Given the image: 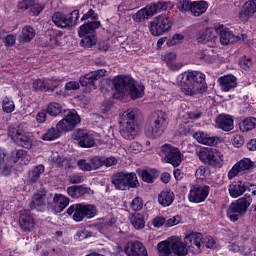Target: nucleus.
Returning <instances> with one entry per match:
<instances>
[{"label":"nucleus","mask_w":256,"mask_h":256,"mask_svg":"<svg viewBox=\"0 0 256 256\" xmlns=\"http://www.w3.org/2000/svg\"><path fill=\"white\" fill-rule=\"evenodd\" d=\"M176 83L184 95L191 97L199 93V87H201L202 83H205V74L199 71L188 70L177 76Z\"/></svg>","instance_id":"obj_1"},{"label":"nucleus","mask_w":256,"mask_h":256,"mask_svg":"<svg viewBox=\"0 0 256 256\" xmlns=\"http://www.w3.org/2000/svg\"><path fill=\"white\" fill-rule=\"evenodd\" d=\"M113 85L120 95H129L131 99H141L145 95V86L128 76H116Z\"/></svg>","instance_id":"obj_2"},{"label":"nucleus","mask_w":256,"mask_h":256,"mask_svg":"<svg viewBox=\"0 0 256 256\" xmlns=\"http://www.w3.org/2000/svg\"><path fill=\"white\" fill-rule=\"evenodd\" d=\"M159 256H171V253L178 256H185L189 253V249L185 247L179 236H171L168 239L157 244Z\"/></svg>","instance_id":"obj_3"},{"label":"nucleus","mask_w":256,"mask_h":256,"mask_svg":"<svg viewBox=\"0 0 256 256\" xmlns=\"http://www.w3.org/2000/svg\"><path fill=\"white\" fill-rule=\"evenodd\" d=\"M154 125H146L145 134L150 139H157V137H161L165 130L167 129V114L163 111H156L150 116V123Z\"/></svg>","instance_id":"obj_4"},{"label":"nucleus","mask_w":256,"mask_h":256,"mask_svg":"<svg viewBox=\"0 0 256 256\" xmlns=\"http://www.w3.org/2000/svg\"><path fill=\"white\" fill-rule=\"evenodd\" d=\"M172 7H174V4L171 2L160 1L157 3H152L138 10L132 16V19L135 21V23H143V21L153 17V15H157V13H161V11H167V9H171Z\"/></svg>","instance_id":"obj_5"},{"label":"nucleus","mask_w":256,"mask_h":256,"mask_svg":"<svg viewBox=\"0 0 256 256\" xmlns=\"http://www.w3.org/2000/svg\"><path fill=\"white\" fill-rule=\"evenodd\" d=\"M251 203H253V198H251L249 194H245L244 197L231 203L227 209L228 219H230L232 223L239 221V217H243V215L247 213V209H249Z\"/></svg>","instance_id":"obj_6"},{"label":"nucleus","mask_w":256,"mask_h":256,"mask_svg":"<svg viewBox=\"0 0 256 256\" xmlns=\"http://www.w3.org/2000/svg\"><path fill=\"white\" fill-rule=\"evenodd\" d=\"M101 26L100 21H92L80 26L78 35L81 37L80 45L89 49L93 45H97V36L95 30Z\"/></svg>","instance_id":"obj_7"},{"label":"nucleus","mask_w":256,"mask_h":256,"mask_svg":"<svg viewBox=\"0 0 256 256\" xmlns=\"http://www.w3.org/2000/svg\"><path fill=\"white\" fill-rule=\"evenodd\" d=\"M221 31H223V24H214L212 28H206L198 32L196 39L198 43L208 45V47H215L217 41H219V33Z\"/></svg>","instance_id":"obj_8"},{"label":"nucleus","mask_w":256,"mask_h":256,"mask_svg":"<svg viewBox=\"0 0 256 256\" xmlns=\"http://www.w3.org/2000/svg\"><path fill=\"white\" fill-rule=\"evenodd\" d=\"M173 27V18L167 15H158L151 22L149 31L154 37H160Z\"/></svg>","instance_id":"obj_9"},{"label":"nucleus","mask_w":256,"mask_h":256,"mask_svg":"<svg viewBox=\"0 0 256 256\" xmlns=\"http://www.w3.org/2000/svg\"><path fill=\"white\" fill-rule=\"evenodd\" d=\"M112 183L117 189L125 191L127 187L131 189L137 188L139 180L137 179V174L133 172H120L112 178Z\"/></svg>","instance_id":"obj_10"},{"label":"nucleus","mask_w":256,"mask_h":256,"mask_svg":"<svg viewBox=\"0 0 256 256\" xmlns=\"http://www.w3.org/2000/svg\"><path fill=\"white\" fill-rule=\"evenodd\" d=\"M8 135L12 141L24 149H31L33 147V134L23 130V128H9Z\"/></svg>","instance_id":"obj_11"},{"label":"nucleus","mask_w":256,"mask_h":256,"mask_svg":"<svg viewBox=\"0 0 256 256\" xmlns=\"http://www.w3.org/2000/svg\"><path fill=\"white\" fill-rule=\"evenodd\" d=\"M52 21L56 27H60L61 29L75 27V25H77V21H79V10H73L68 15L56 12L52 15Z\"/></svg>","instance_id":"obj_12"},{"label":"nucleus","mask_w":256,"mask_h":256,"mask_svg":"<svg viewBox=\"0 0 256 256\" xmlns=\"http://www.w3.org/2000/svg\"><path fill=\"white\" fill-rule=\"evenodd\" d=\"M64 113L65 117L57 123L56 127L60 132L67 133L73 131L81 123V117H79V114L74 109L65 110Z\"/></svg>","instance_id":"obj_13"},{"label":"nucleus","mask_w":256,"mask_h":256,"mask_svg":"<svg viewBox=\"0 0 256 256\" xmlns=\"http://www.w3.org/2000/svg\"><path fill=\"white\" fill-rule=\"evenodd\" d=\"M198 157L200 161L213 167H222L223 165V154L217 149L202 148L198 153Z\"/></svg>","instance_id":"obj_14"},{"label":"nucleus","mask_w":256,"mask_h":256,"mask_svg":"<svg viewBox=\"0 0 256 256\" xmlns=\"http://www.w3.org/2000/svg\"><path fill=\"white\" fill-rule=\"evenodd\" d=\"M161 152L164 155V160L166 163H170L173 167H179L181 163H183V153L179 148L171 145V144H164L161 147Z\"/></svg>","instance_id":"obj_15"},{"label":"nucleus","mask_w":256,"mask_h":256,"mask_svg":"<svg viewBox=\"0 0 256 256\" xmlns=\"http://www.w3.org/2000/svg\"><path fill=\"white\" fill-rule=\"evenodd\" d=\"M107 70L99 69L96 71L89 72L88 74L80 77V85L82 87H86L87 93H91V91L97 89V85H95V81L101 79V77H105Z\"/></svg>","instance_id":"obj_16"},{"label":"nucleus","mask_w":256,"mask_h":256,"mask_svg":"<svg viewBox=\"0 0 256 256\" xmlns=\"http://www.w3.org/2000/svg\"><path fill=\"white\" fill-rule=\"evenodd\" d=\"M183 245L188 248L191 253L197 255L203 251V234L191 233L184 238Z\"/></svg>","instance_id":"obj_17"},{"label":"nucleus","mask_w":256,"mask_h":256,"mask_svg":"<svg viewBox=\"0 0 256 256\" xmlns=\"http://www.w3.org/2000/svg\"><path fill=\"white\" fill-rule=\"evenodd\" d=\"M246 190L251 191L252 195H256V185L245 183L243 181H234L229 185V194L233 199L241 197Z\"/></svg>","instance_id":"obj_18"},{"label":"nucleus","mask_w":256,"mask_h":256,"mask_svg":"<svg viewBox=\"0 0 256 256\" xmlns=\"http://www.w3.org/2000/svg\"><path fill=\"white\" fill-rule=\"evenodd\" d=\"M209 197V186H191L188 200L190 203H203Z\"/></svg>","instance_id":"obj_19"},{"label":"nucleus","mask_w":256,"mask_h":256,"mask_svg":"<svg viewBox=\"0 0 256 256\" xmlns=\"http://www.w3.org/2000/svg\"><path fill=\"white\" fill-rule=\"evenodd\" d=\"M74 139L78 142V145L84 149H91V147L95 146V137L85 130L75 132Z\"/></svg>","instance_id":"obj_20"},{"label":"nucleus","mask_w":256,"mask_h":256,"mask_svg":"<svg viewBox=\"0 0 256 256\" xmlns=\"http://www.w3.org/2000/svg\"><path fill=\"white\" fill-rule=\"evenodd\" d=\"M49 205V197L45 194V191L38 192L32 197V201L29 206L31 209H36V211H45Z\"/></svg>","instance_id":"obj_21"},{"label":"nucleus","mask_w":256,"mask_h":256,"mask_svg":"<svg viewBox=\"0 0 256 256\" xmlns=\"http://www.w3.org/2000/svg\"><path fill=\"white\" fill-rule=\"evenodd\" d=\"M215 124L218 129L222 131H233L235 127V121L233 120V116L229 114H220L215 118Z\"/></svg>","instance_id":"obj_22"},{"label":"nucleus","mask_w":256,"mask_h":256,"mask_svg":"<svg viewBox=\"0 0 256 256\" xmlns=\"http://www.w3.org/2000/svg\"><path fill=\"white\" fill-rule=\"evenodd\" d=\"M124 251L128 256H148L147 249L139 241L129 242L126 244Z\"/></svg>","instance_id":"obj_23"},{"label":"nucleus","mask_w":256,"mask_h":256,"mask_svg":"<svg viewBox=\"0 0 256 256\" xmlns=\"http://www.w3.org/2000/svg\"><path fill=\"white\" fill-rule=\"evenodd\" d=\"M255 13L256 0H248L242 6L239 12V18L242 19V21H247V19H252V17H255Z\"/></svg>","instance_id":"obj_24"},{"label":"nucleus","mask_w":256,"mask_h":256,"mask_svg":"<svg viewBox=\"0 0 256 256\" xmlns=\"http://www.w3.org/2000/svg\"><path fill=\"white\" fill-rule=\"evenodd\" d=\"M218 83L221 91L228 93V91H233L237 87V77L233 74L224 75L219 78Z\"/></svg>","instance_id":"obj_25"},{"label":"nucleus","mask_w":256,"mask_h":256,"mask_svg":"<svg viewBox=\"0 0 256 256\" xmlns=\"http://www.w3.org/2000/svg\"><path fill=\"white\" fill-rule=\"evenodd\" d=\"M220 35L221 45H229V43H235L236 41H245V34L234 36L231 31L225 29L223 25V30L218 33Z\"/></svg>","instance_id":"obj_26"},{"label":"nucleus","mask_w":256,"mask_h":256,"mask_svg":"<svg viewBox=\"0 0 256 256\" xmlns=\"http://www.w3.org/2000/svg\"><path fill=\"white\" fill-rule=\"evenodd\" d=\"M120 134L124 139L131 141L139 135V131L135 127V123H120Z\"/></svg>","instance_id":"obj_27"},{"label":"nucleus","mask_w":256,"mask_h":256,"mask_svg":"<svg viewBox=\"0 0 256 256\" xmlns=\"http://www.w3.org/2000/svg\"><path fill=\"white\" fill-rule=\"evenodd\" d=\"M19 223L24 231H32L33 227H35V220L29 210L20 211Z\"/></svg>","instance_id":"obj_28"},{"label":"nucleus","mask_w":256,"mask_h":256,"mask_svg":"<svg viewBox=\"0 0 256 256\" xmlns=\"http://www.w3.org/2000/svg\"><path fill=\"white\" fill-rule=\"evenodd\" d=\"M57 85H59V80L38 79L33 82V89L35 91H53Z\"/></svg>","instance_id":"obj_29"},{"label":"nucleus","mask_w":256,"mask_h":256,"mask_svg":"<svg viewBox=\"0 0 256 256\" xmlns=\"http://www.w3.org/2000/svg\"><path fill=\"white\" fill-rule=\"evenodd\" d=\"M67 193L72 199H79L83 195H93V190L89 187L81 186H70L67 188Z\"/></svg>","instance_id":"obj_30"},{"label":"nucleus","mask_w":256,"mask_h":256,"mask_svg":"<svg viewBox=\"0 0 256 256\" xmlns=\"http://www.w3.org/2000/svg\"><path fill=\"white\" fill-rule=\"evenodd\" d=\"M207 9H209L207 1L200 0L191 2L190 13L194 17H201L204 13H207Z\"/></svg>","instance_id":"obj_31"},{"label":"nucleus","mask_w":256,"mask_h":256,"mask_svg":"<svg viewBox=\"0 0 256 256\" xmlns=\"http://www.w3.org/2000/svg\"><path fill=\"white\" fill-rule=\"evenodd\" d=\"M193 137L196 139V141H198V143H201L202 145H215V143H219V141H221L220 137L209 136L204 132H196Z\"/></svg>","instance_id":"obj_32"},{"label":"nucleus","mask_w":256,"mask_h":256,"mask_svg":"<svg viewBox=\"0 0 256 256\" xmlns=\"http://www.w3.org/2000/svg\"><path fill=\"white\" fill-rule=\"evenodd\" d=\"M0 173L1 175L7 176L11 175V164H9V159H7V154L5 150L0 148Z\"/></svg>","instance_id":"obj_33"},{"label":"nucleus","mask_w":256,"mask_h":256,"mask_svg":"<svg viewBox=\"0 0 256 256\" xmlns=\"http://www.w3.org/2000/svg\"><path fill=\"white\" fill-rule=\"evenodd\" d=\"M175 199V194L172 191L164 190L158 196V202L162 207H169Z\"/></svg>","instance_id":"obj_34"},{"label":"nucleus","mask_w":256,"mask_h":256,"mask_svg":"<svg viewBox=\"0 0 256 256\" xmlns=\"http://www.w3.org/2000/svg\"><path fill=\"white\" fill-rule=\"evenodd\" d=\"M140 175L145 183H153V181H155V179H157L159 176V173L156 169L146 168L140 172Z\"/></svg>","instance_id":"obj_35"},{"label":"nucleus","mask_w":256,"mask_h":256,"mask_svg":"<svg viewBox=\"0 0 256 256\" xmlns=\"http://www.w3.org/2000/svg\"><path fill=\"white\" fill-rule=\"evenodd\" d=\"M35 39V28L30 25H26L22 28L21 32V42L31 43Z\"/></svg>","instance_id":"obj_36"},{"label":"nucleus","mask_w":256,"mask_h":256,"mask_svg":"<svg viewBox=\"0 0 256 256\" xmlns=\"http://www.w3.org/2000/svg\"><path fill=\"white\" fill-rule=\"evenodd\" d=\"M45 173V166L38 165L35 166L28 175V179L30 183H37L39 181V177Z\"/></svg>","instance_id":"obj_37"},{"label":"nucleus","mask_w":256,"mask_h":256,"mask_svg":"<svg viewBox=\"0 0 256 256\" xmlns=\"http://www.w3.org/2000/svg\"><path fill=\"white\" fill-rule=\"evenodd\" d=\"M63 112V105L58 102H50L46 108V113L50 115V117H59Z\"/></svg>","instance_id":"obj_38"},{"label":"nucleus","mask_w":256,"mask_h":256,"mask_svg":"<svg viewBox=\"0 0 256 256\" xmlns=\"http://www.w3.org/2000/svg\"><path fill=\"white\" fill-rule=\"evenodd\" d=\"M61 137V130L59 128H50L48 129L41 137L43 141H55Z\"/></svg>","instance_id":"obj_39"},{"label":"nucleus","mask_w":256,"mask_h":256,"mask_svg":"<svg viewBox=\"0 0 256 256\" xmlns=\"http://www.w3.org/2000/svg\"><path fill=\"white\" fill-rule=\"evenodd\" d=\"M255 126H256V119L253 117L245 118L239 124L240 131H242L243 133H247V131H251L255 129Z\"/></svg>","instance_id":"obj_40"},{"label":"nucleus","mask_w":256,"mask_h":256,"mask_svg":"<svg viewBox=\"0 0 256 256\" xmlns=\"http://www.w3.org/2000/svg\"><path fill=\"white\" fill-rule=\"evenodd\" d=\"M53 201L58 207V211H63L69 205V198L63 194H56L53 198Z\"/></svg>","instance_id":"obj_41"},{"label":"nucleus","mask_w":256,"mask_h":256,"mask_svg":"<svg viewBox=\"0 0 256 256\" xmlns=\"http://www.w3.org/2000/svg\"><path fill=\"white\" fill-rule=\"evenodd\" d=\"M139 110L130 108L123 112L122 120L120 123H135V117H137Z\"/></svg>","instance_id":"obj_42"},{"label":"nucleus","mask_w":256,"mask_h":256,"mask_svg":"<svg viewBox=\"0 0 256 256\" xmlns=\"http://www.w3.org/2000/svg\"><path fill=\"white\" fill-rule=\"evenodd\" d=\"M130 222L135 229H143L145 227V218L140 213H134L130 217Z\"/></svg>","instance_id":"obj_43"},{"label":"nucleus","mask_w":256,"mask_h":256,"mask_svg":"<svg viewBox=\"0 0 256 256\" xmlns=\"http://www.w3.org/2000/svg\"><path fill=\"white\" fill-rule=\"evenodd\" d=\"M16 161L21 162L23 165H28L31 162V156L23 149L16 150L14 153Z\"/></svg>","instance_id":"obj_44"},{"label":"nucleus","mask_w":256,"mask_h":256,"mask_svg":"<svg viewBox=\"0 0 256 256\" xmlns=\"http://www.w3.org/2000/svg\"><path fill=\"white\" fill-rule=\"evenodd\" d=\"M50 44L52 47H59V45H63V32L56 30L50 37Z\"/></svg>","instance_id":"obj_45"},{"label":"nucleus","mask_w":256,"mask_h":256,"mask_svg":"<svg viewBox=\"0 0 256 256\" xmlns=\"http://www.w3.org/2000/svg\"><path fill=\"white\" fill-rule=\"evenodd\" d=\"M82 208L84 210V216L86 219H93L97 215V207L93 204H82Z\"/></svg>","instance_id":"obj_46"},{"label":"nucleus","mask_w":256,"mask_h":256,"mask_svg":"<svg viewBox=\"0 0 256 256\" xmlns=\"http://www.w3.org/2000/svg\"><path fill=\"white\" fill-rule=\"evenodd\" d=\"M185 39V35L182 33L174 34L170 39L167 40L166 45L168 47H175V45H181Z\"/></svg>","instance_id":"obj_47"},{"label":"nucleus","mask_w":256,"mask_h":256,"mask_svg":"<svg viewBox=\"0 0 256 256\" xmlns=\"http://www.w3.org/2000/svg\"><path fill=\"white\" fill-rule=\"evenodd\" d=\"M2 109L4 113H13L15 111V102L9 97H4L2 100Z\"/></svg>","instance_id":"obj_48"},{"label":"nucleus","mask_w":256,"mask_h":256,"mask_svg":"<svg viewBox=\"0 0 256 256\" xmlns=\"http://www.w3.org/2000/svg\"><path fill=\"white\" fill-rule=\"evenodd\" d=\"M74 221L80 222L85 219V211L83 210V204H76V211L73 214Z\"/></svg>","instance_id":"obj_49"},{"label":"nucleus","mask_w":256,"mask_h":256,"mask_svg":"<svg viewBox=\"0 0 256 256\" xmlns=\"http://www.w3.org/2000/svg\"><path fill=\"white\" fill-rule=\"evenodd\" d=\"M236 165L239 167L240 171H247L253 167V161L249 158H244L237 162Z\"/></svg>","instance_id":"obj_50"},{"label":"nucleus","mask_w":256,"mask_h":256,"mask_svg":"<svg viewBox=\"0 0 256 256\" xmlns=\"http://www.w3.org/2000/svg\"><path fill=\"white\" fill-rule=\"evenodd\" d=\"M240 255L255 256V254H253V245L251 244V240L241 246Z\"/></svg>","instance_id":"obj_51"},{"label":"nucleus","mask_w":256,"mask_h":256,"mask_svg":"<svg viewBox=\"0 0 256 256\" xmlns=\"http://www.w3.org/2000/svg\"><path fill=\"white\" fill-rule=\"evenodd\" d=\"M176 7L179 11L185 13L187 11H191V2H189V0H179Z\"/></svg>","instance_id":"obj_52"},{"label":"nucleus","mask_w":256,"mask_h":256,"mask_svg":"<svg viewBox=\"0 0 256 256\" xmlns=\"http://www.w3.org/2000/svg\"><path fill=\"white\" fill-rule=\"evenodd\" d=\"M35 5V0H22L18 3V11H27L29 7H33Z\"/></svg>","instance_id":"obj_53"},{"label":"nucleus","mask_w":256,"mask_h":256,"mask_svg":"<svg viewBox=\"0 0 256 256\" xmlns=\"http://www.w3.org/2000/svg\"><path fill=\"white\" fill-rule=\"evenodd\" d=\"M195 175L197 179H200L201 181H203V179H207V177L209 176V170L205 168V166H200L196 170Z\"/></svg>","instance_id":"obj_54"},{"label":"nucleus","mask_w":256,"mask_h":256,"mask_svg":"<svg viewBox=\"0 0 256 256\" xmlns=\"http://www.w3.org/2000/svg\"><path fill=\"white\" fill-rule=\"evenodd\" d=\"M130 207L132 211H141L143 209V200L140 197H136L132 200Z\"/></svg>","instance_id":"obj_55"},{"label":"nucleus","mask_w":256,"mask_h":256,"mask_svg":"<svg viewBox=\"0 0 256 256\" xmlns=\"http://www.w3.org/2000/svg\"><path fill=\"white\" fill-rule=\"evenodd\" d=\"M129 153H133L137 155V153H141L143 151V146L139 142H131L128 147Z\"/></svg>","instance_id":"obj_56"},{"label":"nucleus","mask_w":256,"mask_h":256,"mask_svg":"<svg viewBox=\"0 0 256 256\" xmlns=\"http://www.w3.org/2000/svg\"><path fill=\"white\" fill-rule=\"evenodd\" d=\"M43 9H45L44 4L34 2V4L31 6L30 13L34 17H37V15H39Z\"/></svg>","instance_id":"obj_57"},{"label":"nucleus","mask_w":256,"mask_h":256,"mask_svg":"<svg viewBox=\"0 0 256 256\" xmlns=\"http://www.w3.org/2000/svg\"><path fill=\"white\" fill-rule=\"evenodd\" d=\"M202 244L203 249H205V247L206 249H213V247H215V239L211 236H203Z\"/></svg>","instance_id":"obj_58"},{"label":"nucleus","mask_w":256,"mask_h":256,"mask_svg":"<svg viewBox=\"0 0 256 256\" xmlns=\"http://www.w3.org/2000/svg\"><path fill=\"white\" fill-rule=\"evenodd\" d=\"M77 165L81 171H93L91 163L87 162L85 159L78 160Z\"/></svg>","instance_id":"obj_59"},{"label":"nucleus","mask_w":256,"mask_h":256,"mask_svg":"<svg viewBox=\"0 0 256 256\" xmlns=\"http://www.w3.org/2000/svg\"><path fill=\"white\" fill-rule=\"evenodd\" d=\"M163 61H165V63L168 65H170V63L176 61L177 59V54L175 52H168L166 54H164L162 56Z\"/></svg>","instance_id":"obj_60"},{"label":"nucleus","mask_w":256,"mask_h":256,"mask_svg":"<svg viewBox=\"0 0 256 256\" xmlns=\"http://www.w3.org/2000/svg\"><path fill=\"white\" fill-rule=\"evenodd\" d=\"M180 223H181V216L176 215L166 220L165 227H175V225H179Z\"/></svg>","instance_id":"obj_61"},{"label":"nucleus","mask_w":256,"mask_h":256,"mask_svg":"<svg viewBox=\"0 0 256 256\" xmlns=\"http://www.w3.org/2000/svg\"><path fill=\"white\" fill-rule=\"evenodd\" d=\"M166 224L165 217L163 216H157L152 220L153 227H156V229H159L163 227V225Z\"/></svg>","instance_id":"obj_62"},{"label":"nucleus","mask_w":256,"mask_h":256,"mask_svg":"<svg viewBox=\"0 0 256 256\" xmlns=\"http://www.w3.org/2000/svg\"><path fill=\"white\" fill-rule=\"evenodd\" d=\"M36 122H38L39 124H43L45 123V121H47V110L43 109L40 110L37 114H36Z\"/></svg>","instance_id":"obj_63"},{"label":"nucleus","mask_w":256,"mask_h":256,"mask_svg":"<svg viewBox=\"0 0 256 256\" xmlns=\"http://www.w3.org/2000/svg\"><path fill=\"white\" fill-rule=\"evenodd\" d=\"M228 251H230V253H240L241 254V246L239 245L238 242H230L228 244Z\"/></svg>","instance_id":"obj_64"}]
</instances>
